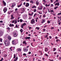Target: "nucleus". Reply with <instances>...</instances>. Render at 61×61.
<instances>
[{"mask_svg":"<svg viewBox=\"0 0 61 61\" xmlns=\"http://www.w3.org/2000/svg\"><path fill=\"white\" fill-rule=\"evenodd\" d=\"M4 43L5 44V45L6 46H8L10 44V42H9V41L7 40H5L4 41Z\"/></svg>","mask_w":61,"mask_h":61,"instance_id":"obj_1","label":"nucleus"},{"mask_svg":"<svg viewBox=\"0 0 61 61\" xmlns=\"http://www.w3.org/2000/svg\"><path fill=\"white\" fill-rule=\"evenodd\" d=\"M35 20H34V19H33L31 20V24H33L34 23H35Z\"/></svg>","mask_w":61,"mask_h":61,"instance_id":"obj_2","label":"nucleus"},{"mask_svg":"<svg viewBox=\"0 0 61 61\" xmlns=\"http://www.w3.org/2000/svg\"><path fill=\"white\" fill-rule=\"evenodd\" d=\"M7 8L6 7H5L3 10V11H4V13H5L6 11H7Z\"/></svg>","mask_w":61,"mask_h":61,"instance_id":"obj_3","label":"nucleus"},{"mask_svg":"<svg viewBox=\"0 0 61 61\" xmlns=\"http://www.w3.org/2000/svg\"><path fill=\"white\" fill-rule=\"evenodd\" d=\"M4 33L2 30H0V36H2L3 35Z\"/></svg>","mask_w":61,"mask_h":61,"instance_id":"obj_4","label":"nucleus"},{"mask_svg":"<svg viewBox=\"0 0 61 61\" xmlns=\"http://www.w3.org/2000/svg\"><path fill=\"white\" fill-rule=\"evenodd\" d=\"M16 40H13L12 41V43L13 45H15V44L16 43V41H15Z\"/></svg>","mask_w":61,"mask_h":61,"instance_id":"obj_5","label":"nucleus"},{"mask_svg":"<svg viewBox=\"0 0 61 61\" xmlns=\"http://www.w3.org/2000/svg\"><path fill=\"white\" fill-rule=\"evenodd\" d=\"M7 38L9 40H10L11 39V37L10 36H8L7 37Z\"/></svg>","mask_w":61,"mask_h":61,"instance_id":"obj_6","label":"nucleus"},{"mask_svg":"<svg viewBox=\"0 0 61 61\" xmlns=\"http://www.w3.org/2000/svg\"><path fill=\"white\" fill-rule=\"evenodd\" d=\"M15 18L13 16V15H11V18H10L11 20H12V19H14Z\"/></svg>","mask_w":61,"mask_h":61,"instance_id":"obj_7","label":"nucleus"},{"mask_svg":"<svg viewBox=\"0 0 61 61\" xmlns=\"http://www.w3.org/2000/svg\"><path fill=\"white\" fill-rule=\"evenodd\" d=\"M29 4L28 3H26V5H25V6L26 7H28L29 6Z\"/></svg>","mask_w":61,"mask_h":61,"instance_id":"obj_8","label":"nucleus"},{"mask_svg":"<svg viewBox=\"0 0 61 61\" xmlns=\"http://www.w3.org/2000/svg\"><path fill=\"white\" fill-rule=\"evenodd\" d=\"M2 2L3 4L5 6L6 5V3H5L4 0H3Z\"/></svg>","mask_w":61,"mask_h":61,"instance_id":"obj_9","label":"nucleus"},{"mask_svg":"<svg viewBox=\"0 0 61 61\" xmlns=\"http://www.w3.org/2000/svg\"><path fill=\"white\" fill-rule=\"evenodd\" d=\"M15 4L14 3V4H12L11 6L12 8H13V7H14V6H15Z\"/></svg>","mask_w":61,"mask_h":61,"instance_id":"obj_10","label":"nucleus"},{"mask_svg":"<svg viewBox=\"0 0 61 61\" xmlns=\"http://www.w3.org/2000/svg\"><path fill=\"white\" fill-rule=\"evenodd\" d=\"M25 48H26L25 47L24 48L23 50H24V52H26V51H28V50L26 49Z\"/></svg>","mask_w":61,"mask_h":61,"instance_id":"obj_11","label":"nucleus"},{"mask_svg":"<svg viewBox=\"0 0 61 61\" xmlns=\"http://www.w3.org/2000/svg\"><path fill=\"white\" fill-rule=\"evenodd\" d=\"M30 37H25V39H29V40L30 39Z\"/></svg>","mask_w":61,"mask_h":61,"instance_id":"obj_12","label":"nucleus"},{"mask_svg":"<svg viewBox=\"0 0 61 61\" xmlns=\"http://www.w3.org/2000/svg\"><path fill=\"white\" fill-rule=\"evenodd\" d=\"M9 26L10 27H12L14 26V25L13 24H10L9 25Z\"/></svg>","mask_w":61,"mask_h":61,"instance_id":"obj_13","label":"nucleus"},{"mask_svg":"<svg viewBox=\"0 0 61 61\" xmlns=\"http://www.w3.org/2000/svg\"><path fill=\"white\" fill-rule=\"evenodd\" d=\"M45 52H47V51H48V49L47 48H45Z\"/></svg>","mask_w":61,"mask_h":61,"instance_id":"obj_14","label":"nucleus"},{"mask_svg":"<svg viewBox=\"0 0 61 61\" xmlns=\"http://www.w3.org/2000/svg\"><path fill=\"white\" fill-rule=\"evenodd\" d=\"M55 5H57L58 6H59V3H56L55 4Z\"/></svg>","mask_w":61,"mask_h":61,"instance_id":"obj_15","label":"nucleus"},{"mask_svg":"<svg viewBox=\"0 0 61 61\" xmlns=\"http://www.w3.org/2000/svg\"><path fill=\"white\" fill-rule=\"evenodd\" d=\"M17 59H18V57H17V56L16 58L15 59H14V61H17Z\"/></svg>","mask_w":61,"mask_h":61,"instance_id":"obj_16","label":"nucleus"},{"mask_svg":"<svg viewBox=\"0 0 61 61\" xmlns=\"http://www.w3.org/2000/svg\"><path fill=\"white\" fill-rule=\"evenodd\" d=\"M36 8V6L35 5H34L32 7V8Z\"/></svg>","mask_w":61,"mask_h":61,"instance_id":"obj_17","label":"nucleus"},{"mask_svg":"<svg viewBox=\"0 0 61 61\" xmlns=\"http://www.w3.org/2000/svg\"><path fill=\"white\" fill-rule=\"evenodd\" d=\"M36 4L37 5H39V2H38V1L37 0L36 2Z\"/></svg>","mask_w":61,"mask_h":61,"instance_id":"obj_18","label":"nucleus"},{"mask_svg":"<svg viewBox=\"0 0 61 61\" xmlns=\"http://www.w3.org/2000/svg\"><path fill=\"white\" fill-rule=\"evenodd\" d=\"M12 11H8V13L9 14H11V13H12Z\"/></svg>","mask_w":61,"mask_h":61,"instance_id":"obj_19","label":"nucleus"},{"mask_svg":"<svg viewBox=\"0 0 61 61\" xmlns=\"http://www.w3.org/2000/svg\"><path fill=\"white\" fill-rule=\"evenodd\" d=\"M46 21V20H43L42 21V22H41V23L42 24H43L44 23V22H45V21Z\"/></svg>","mask_w":61,"mask_h":61,"instance_id":"obj_20","label":"nucleus"},{"mask_svg":"<svg viewBox=\"0 0 61 61\" xmlns=\"http://www.w3.org/2000/svg\"><path fill=\"white\" fill-rule=\"evenodd\" d=\"M23 44H25V45H26V42L25 41H24L23 42Z\"/></svg>","mask_w":61,"mask_h":61,"instance_id":"obj_21","label":"nucleus"},{"mask_svg":"<svg viewBox=\"0 0 61 61\" xmlns=\"http://www.w3.org/2000/svg\"><path fill=\"white\" fill-rule=\"evenodd\" d=\"M18 51H19L20 52L21 51V49L20 48H19L17 50Z\"/></svg>","mask_w":61,"mask_h":61,"instance_id":"obj_22","label":"nucleus"},{"mask_svg":"<svg viewBox=\"0 0 61 61\" xmlns=\"http://www.w3.org/2000/svg\"><path fill=\"white\" fill-rule=\"evenodd\" d=\"M45 6L46 7H47V6H50V4H49V5H47V4H46Z\"/></svg>","mask_w":61,"mask_h":61,"instance_id":"obj_23","label":"nucleus"},{"mask_svg":"<svg viewBox=\"0 0 61 61\" xmlns=\"http://www.w3.org/2000/svg\"><path fill=\"white\" fill-rule=\"evenodd\" d=\"M33 14H34V12H32V13L31 14L29 13V15H30V16H31V15H33Z\"/></svg>","mask_w":61,"mask_h":61,"instance_id":"obj_24","label":"nucleus"},{"mask_svg":"<svg viewBox=\"0 0 61 61\" xmlns=\"http://www.w3.org/2000/svg\"><path fill=\"white\" fill-rule=\"evenodd\" d=\"M15 27L16 28H19V27H18V26H17V24H16V25Z\"/></svg>","mask_w":61,"mask_h":61,"instance_id":"obj_25","label":"nucleus"},{"mask_svg":"<svg viewBox=\"0 0 61 61\" xmlns=\"http://www.w3.org/2000/svg\"><path fill=\"white\" fill-rule=\"evenodd\" d=\"M50 13H52V12H53V13H54V11L53 10H50Z\"/></svg>","mask_w":61,"mask_h":61,"instance_id":"obj_26","label":"nucleus"},{"mask_svg":"<svg viewBox=\"0 0 61 61\" xmlns=\"http://www.w3.org/2000/svg\"><path fill=\"white\" fill-rule=\"evenodd\" d=\"M30 3H32V4H34V2L32 0H31L30 1Z\"/></svg>","mask_w":61,"mask_h":61,"instance_id":"obj_27","label":"nucleus"},{"mask_svg":"<svg viewBox=\"0 0 61 61\" xmlns=\"http://www.w3.org/2000/svg\"><path fill=\"white\" fill-rule=\"evenodd\" d=\"M39 28H40L38 27H37L36 28V29L38 30H39Z\"/></svg>","mask_w":61,"mask_h":61,"instance_id":"obj_28","label":"nucleus"},{"mask_svg":"<svg viewBox=\"0 0 61 61\" xmlns=\"http://www.w3.org/2000/svg\"><path fill=\"white\" fill-rule=\"evenodd\" d=\"M20 31L21 33H22L23 32V30L22 29H21V30H20Z\"/></svg>","mask_w":61,"mask_h":61,"instance_id":"obj_29","label":"nucleus"},{"mask_svg":"<svg viewBox=\"0 0 61 61\" xmlns=\"http://www.w3.org/2000/svg\"><path fill=\"white\" fill-rule=\"evenodd\" d=\"M17 23V20L16 19L15 20V23H14L15 24H16Z\"/></svg>","mask_w":61,"mask_h":61,"instance_id":"obj_30","label":"nucleus"},{"mask_svg":"<svg viewBox=\"0 0 61 61\" xmlns=\"http://www.w3.org/2000/svg\"><path fill=\"white\" fill-rule=\"evenodd\" d=\"M16 57V56H15V54H14V57H13V58H15Z\"/></svg>","mask_w":61,"mask_h":61,"instance_id":"obj_31","label":"nucleus"},{"mask_svg":"<svg viewBox=\"0 0 61 61\" xmlns=\"http://www.w3.org/2000/svg\"><path fill=\"white\" fill-rule=\"evenodd\" d=\"M34 12H36V9H35L34 10Z\"/></svg>","mask_w":61,"mask_h":61,"instance_id":"obj_32","label":"nucleus"},{"mask_svg":"<svg viewBox=\"0 0 61 61\" xmlns=\"http://www.w3.org/2000/svg\"><path fill=\"white\" fill-rule=\"evenodd\" d=\"M42 2L44 3H46V1L45 0H43Z\"/></svg>","mask_w":61,"mask_h":61,"instance_id":"obj_33","label":"nucleus"},{"mask_svg":"<svg viewBox=\"0 0 61 61\" xmlns=\"http://www.w3.org/2000/svg\"><path fill=\"white\" fill-rule=\"evenodd\" d=\"M58 6H56V7H55L54 9H55V10H56V8H58Z\"/></svg>","mask_w":61,"mask_h":61,"instance_id":"obj_34","label":"nucleus"},{"mask_svg":"<svg viewBox=\"0 0 61 61\" xmlns=\"http://www.w3.org/2000/svg\"><path fill=\"white\" fill-rule=\"evenodd\" d=\"M6 29H7L9 31L10 30V28L8 27V28H7Z\"/></svg>","mask_w":61,"mask_h":61,"instance_id":"obj_35","label":"nucleus"},{"mask_svg":"<svg viewBox=\"0 0 61 61\" xmlns=\"http://www.w3.org/2000/svg\"><path fill=\"white\" fill-rule=\"evenodd\" d=\"M25 10H24V9L23 8V12H22L21 13V14H22V13H24V12H25Z\"/></svg>","mask_w":61,"mask_h":61,"instance_id":"obj_36","label":"nucleus"},{"mask_svg":"<svg viewBox=\"0 0 61 61\" xmlns=\"http://www.w3.org/2000/svg\"><path fill=\"white\" fill-rule=\"evenodd\" d=\"M43 32H45V31H46V29H43Z\"/></svg>","mask_w":61,"mask_h":61,"instance_id":"obj_37","label":"nucleus"},{"mask_svg":"<svg viewBox=\"0 0 61 61\" xmlns=\"http://www.w3.org/2000/svg\"><path fill=\"white\" fill-rule=\"evenodd\" d=\"M3 58H1V60H0V61H2L3 60Z\"/></svg>","mask_w":61,"mask_h":61,"instance_id":"obj_38","label":"nucleus"},{"mask_svg":"<svg viewBox=\"0 0 61 61\" xmlns=\"http://www.w3.org/2000/svg\"><path fill=\"white\" fill-rule=\"evenodd\" d=\"M21 28H23V27H24V25H23V24H22V25H21Z\"/></svg>","mask_w":61,"mask_h":61,"instance_id":"obj_39","label":"nucleus"},{"mask_svg":"<svg viewBox=\"0 0 61 61\" xmlns=\"http://www.w3.org/2000/svg\"><path fill=\"white\" fill-rule=\"evenodd\" d=\"M13 35H17L16 33V32H14L13 33Z\"/></svg>","mask_w":61,"mask_h":61,"instance_id":"obj_40","label":"nucleus"},{"mask_svg":"<svg viewBox=\"0 0 61 61\" xmlns=\"http://www.w3.org/2000/svg\"><path fill=\"white\" fill-rule=\"evenodd\" d=\"M23 56H26V54L25 53H24L23 54Z\"/></svg>","mask_w":61,"mask_h":61,"instance_id":"obj_41","label":"nucleus"},{"mask_svg":"<svg viewBox=\"0 0 61 61\" xmlns=\"http://www.w3.org/2000/svg\"><path fill=\"white\" fill-rule=\"evenodd\" d=\"M17 36V34L14 35V37H16Z\"/></svg>","mask_w":61,"mask_h":61,"instance_id":"obj_42","label":"nucleus"},{"mask_svg":"<svg viewBox=\"0 0 61 61\" xmlns=\"http://www.w3.org/2000/svg\"><path fill=\"white\" fill-rule=\"evenodd\" d=\"M20 22H22L23 21V20H22V19H20Z\"/></svg>","mask_w":61,"mask_h":61,"instance_id":"obj_43","label":"nucleus"},{"mask_svg":"<svg viewBox=\"0 0 61 61\" xmlns=\"http://www.w3.org/2000/svg\"><path fill=\"white\" fill-rule=\"evenodd\" d=\"M45 36H44L45 37V38H46V37H47V36H48V35H45Z\"/></svg>","mask_w":61,"mask_h":61,"instance_id":"obj_44","label":"nucleus"},{"mask_svg":"<svg viewBox=\"0 0 61 61\" xmlns=\"http://www.w3.org/2000/svg\"><path fill=\"white\" fill-rule=\"evenodd\" d=\"M61 15V13H59L58 14H57V15Z\"/></svg>","mask_w":61,"mask_h":61,"instance_id":"obj_45","label":"nucleus"},{"mask_svg":"<svg viewBox=\"0 0 61 61\" xmlns=\"http://www.w3.org/2000/svg\"><path fill=\"white\" fill-rule=\"evenodd\" d=\"M24 25H26V23H24L23 24H22Z\"/></svg>","mask_w":61,"mask_h":61,"instance_id":"obj_46","label":"nucleus"},{"mask_svg":"<svg viewBox=\"0 0 61 61\" xmlns=\"http://www.w3.org/2000/svg\"><path fill=\"white\" fill-rule=\"evenodd\" d=\"M47 22H48V24H49V23H50V21L49 20H48V21Z\"/></svg>","mask_w":61,"mask_h":61,"instance_id":"obj_47","label":"nucleus"},{"mask_svg":"<svg viewBox=\"0 0 61 61\" xmlns=\"http://www.w3.org/2000/svg\"><path fill=\"white\" fill-rule=\"evenodd\" d=\"M15 22V20H14L12 21V23H14V22Z\"/></svg>","mask_w":61,"mask_h":61,"instance_id":"obj_48","label":"nucleus"},{"mask_svg":"<svg viewBox=\"0 0 61 61\" xmlns=\"http://www.w3.org/2000/svg\"><path fill=\"white\" fill-rule=\"evenodd\" d=\"M2 40L1 39H0V41L1 42L2 41Z\"/></svg>","mask_w":61,"mask_h":61,"instance_id":"obj_49","label":"nucleus"},{"mask_svg":"<svg viewBox=\"0 0 61 61\" xmlns=\"http://www.w3.org/2000/svg\"><path fill=\"white\" fill-rule=\"evenodd\" d=\"M49 60L50 61H53V60H51L50 59H49Z\"/></svg>","mask_w":61,"mask_h":61,"instance_id":"obj_50","label":"nucleus"},{"mask_svg":"<svg viewBox=\"0 0 61 61\" xmlns=\"http://www.w3.org/2000/svg\"><path fill=\"white\" fill-rule=\"evenodd\" d=\"M56 42H57V43H58V41L59 40H58V39H57L56 40Z\"/></svg>","mask_w":61,"mask_h":61,"instance_id":"obj_51","label":"nucleus"},{"mask_svg":"<svg viewBox=\"0 0 61 61\" xmlns=\"http://www.w3.org/2000/svg\"><path fill=\"white\" fill-rule=\"evenodd\" d=\"M37 14L36 13L34 15V16L35 17L36 16V15Z\"/></svg>","mask_w":61,"mask_h":61,"instance_id":"obj_52","label":"nucleus"},{"mask_svg":"<svg viewBox=\"0 0 61 61\" xmlns=\"http://www.w3.org/2000/svg\"><path fill=\"white\" fill-rule=\"evenodd\" d=\"M50 39H51L52 38V37L51 36H49Z\"/></svg>","mask_w":61,"mask_h":61,"instance_id":"obj_53","label":"nucleus"},{"mask_svg":"<svg viewBox=\"0 0 61 61\" xmlns=\"http://www.w3.org/2000/svg\"><path fill=\"white\" fill-rule=\"evenodd\" d=\"M18 10V9H17V8H16L15 9V11H17Z\"/></svg>","mask_w":61,"mask_h":61,"instance_id":"obj_54","label":"nucleus"},{"mask_svg":"<svg viewBox=\"0 0 61 61\" xmlns=\"http://www.w3.org/2000/svg\"><path fill=\"white\" fill-rule=\"evenodd\" d=\"M31 52L30 51L28 52L29 54H31Z\"/></svg>","mask_w":61,"mask_h":61,"instance_id":"obj_55","label":"nucleus"},{"mask_svg":"<svg viewBox=\"0 0 61 61\" xmlns=\"http://www.w3.org/2000/svg\"><path fill=\"white\" fill-rule=\"evenodd\" d=\"M51 6H54V5H53V4H51Z\"/></svg>","mask_w":61,"mask_h":61,"instance_id":"obj_56","label":"nucleus"},{"mask_svg":"<svg viewBox=\"0 0 61 61\" xmlns=\"http://www.w3.org/2000/svg\"><path fill=\"white\" fill-rule=\"evenodd\" d=\"M56 50V48H54L53 49V51H55Z\"/></svg>","mask_w":61,"mask_h":61,"instance_id":"obj_57","label":"nucleus"},{"mask_svg":"<svg viewBox=\"0 0 61 61\" xmlns=\"http://www.w3.org/2000/svg\"><path fill=\"white\" fill-rule=\"evenodd\" d=\"M51 29L52 30H53V29H54V27H52L51 28Z\"/></svg>","mask_w":61,"mask_h":61,"instance_id":"obj_58","label":"nucleus"},{"mask_svg":"<svg viewBox=\"0 0 61 61\" xmlns=\"http://www.w3.org/2000/svg\"><path fill=\"white\" fill-rule=\"evenodd\" d=\"M56 52H55L54 53V55H56Z\"/></svg>","mask_w":61,"mask_h":61,"instance_id":"obj_59","label":"nucleus"},{"mask_svg":"<svg viewBox=\"0 0 61 61\" xmlns=\"http://www.w3.org/2000/svg\"><path fill=\"white\" fill-rule=\"evenodd\" d=\"M45 56H47H47H48V55L46 54L45 55Z\"/></svg>","mask_w":61,"mask_h":61,"instance_id":"obj_60","label":"nucleus"},{"mask_svg":"<svg viewBox=\"0 0 61 61\" xmlns=\"http://www.w3.org/2000/svg\"><path fill=\"white\" fill-rule=\"evenodd\" d=\"M24 60L25 61H27V60L26 59H24Z\"/></svg>","mask_w":61,"mask_h":61,"instance_id":"obj_61","label":"nucleus"},{"mask_svg":"<svg viewBox=\"0 0 61 61\" xmlns=\"http://www.w3.org/2000/svg\"><path fill=\"white\" fill-rule=\"evenodd\" d=\"M3 21L2 20H1L0 21V23H3Z\"/></svg>","mask_w":61,"mask_h":61,"instance_id":"obj_62","label":"nucleus"},{"mask_svg":"<svg viewBox=\"0 0 61 61\" xmlns=\"http://www.w3.org/2000/svg\"><path fill=\"white\" fill-rule=\"evenodd\" d=\"M39 14H42V13H40V12H39Z\"/></svg>","mask_w":61,"mask_h":61,"instance_id":"obj_63","label":"nucleus"},{"mask_svg":"<svg viewBox=\"0 0 61 61\" xmlns=\"http://www.w3.org/2000/svg\"><path fill=\"white\" fill-rule=\"evenodd\" d=\"M43 17H45L46 16H45V15H43Z\"/></svg>","mask_w":61,"mask_h":61,"instance_id":"obj_64","label":"nucleus"}]
</instances>
